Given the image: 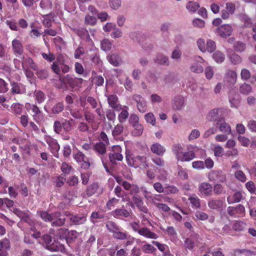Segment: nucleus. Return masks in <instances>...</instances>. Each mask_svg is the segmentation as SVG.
Segmentation results:
<instances>
[{
    "mask_svg": "<svg viewBox=\"0 0 256 256\" xmlns=\"http://www.w3.org/2000/svg\"><path fill=\"white\" fill-rule=\"evenodd\" d=\"M10 108L12 114L16 116H20L22 112L23 105L18 102L14 103L12 104Z\"/></svg>",
    "mask_w": 256,
    "mask_h": 256,
    "instance_id": "32",
    "label": "nucleus"
},
{
    "mask_svg": "<svg viewBox=\"0 0 256 256\" xmlns=\"http://www.w3.org/2000/svg\"><path fill=\"white\" fill-rule=\"evenodd\" d=\"M122 111L118 116L119 122L122 124L126 122L128 118L129 114L128 112V108L127 106H124L122 108Z\"/></svg>",
    "mask_w": 256,
    "mask_h": 256,
    "instance_id": "30",
    "label": "nucleus"
},
{
    "mask_svg": "<svg viewBox=\"0 0 256 256\" xmlns=\"http://www.w3.org/2000/svg\"><path fill=\"white\" fill-rule=\"evenodd\" d=\"M232 30V26L228 24H222L216 29L218 34L222 38H226L231 35Z\"/></svg>",
    "mask_w": 256,
    "mask_h": 256,
    "instance_id": "15",
    "label": "nucleus"
},
{
    "mask_svg": "<svg viewBox=\"0 0 256 256\" xmlns=\"http://www.w3.org/2000/svg\"><path fill=\"white\" fill-rule=\"evenodd\" d=\"M242 198V192L236 191L232 196H230L227 198V201L229 204L237 203L240 202Z\"/></svg>",
    "mask_w": 256,
    "mask_h": 256,
    "instance_id": "25",
    "label": "nucleus"
},
{
    "mask_svg": "<svg viewBox=\"0 0 256 256\" xmlns=\"http://www.w3.org/2000/svg\"><path fill=\"white\" fill-rule=\"evenodd\" d=\"M66 182V178L61 174L56 178L54 182L56 187L60 188Z\"/></svg>",
    "mask_w": 256,
    "mask_h": 256,
    "instance_id": "55",
    "label": "nucleus"
},
{
    "mask_svg": "<svg viewBox=\"0 0 256 256\" xmlns=\"http://www.w3.org/2000/svg\"><path fill=\"white\" fill-rule=\"evenodd\" d=\"M206 52L208 51L210 52H214L216 49V43L212 40H207Z\"/></svg>",
    "mask_w": 256,
    "mask_h": 256,
    "instance_id": "51",
    "label": "nucleus"
},
{
    "mask_svg": "<svg viewBox=\"0 0 256 256\" xmlns=\"http://www.w3.org/2000/svg\"><path fill=\"white\" fill-rule=\"evenodd\" d=\"M138 233L140 235L148 238L156 239L158 238V236L156 234L151 232L148 228H140L138 231Z\"/></svg>",
    "mask_w": 256,
    "mask_h": 256,
    "instance_id": "22",
    "label": "nucleus"
},
{
    "mask_svg": "<svg viewBox=\"0 0 256 256\" xmlns=\"http://www.w3.org/2000/svg\"><path fill=\"white\" fill-rule=\"evenodd\" d=\"M44 140L48 145V148L53 156L54 157L58 158L60 146L58 144L57 140L50 136H45Z\"/></svg>",
    "mask_w": 256,
    "mask_h": 256,
    "instance_id": "6",
    "label": "nucleus"
},
{
    "mask_svg": "<svg viewBox=\"0 0 256 256\" xmlns=\"http://www.w3.org/2000/svg\"><path fill=\"white\" fill-rule=\"evenodd\" d=\"M74 158L82 168L87 170L90 167V162L85 154L78 151L74 155Z\"/></svg>",
    "mask_w": 256,
    "mask_h": 256,
    "instance_id": "8",
    "label": "nucleus"
},
{
    "mask_svg": "<svg viewBox=\"0 0 256 256\" xmlns=\"http://www.w3.org/2000/svg\"><path fill=\"white\" fill-rule=\"evenodd\" d=\"M190 70L195 73H201L204 71L203 67L198 64L195 63L191 66Z\"/></svg>",
    "mask_w": 256,
    "mask_h": 256,
    "instance_id": "57",
    "label": "nucleus"
},
{
    "mask_svg": "<svg viewBox=\"0 0 256 256\" xmlns=\"http://www.w3.org/2000/svg\"><path fill=\"white\" fill-rule=\"evenodd\" d=\"M124 190L128 192V194L132 196V202H130V206L132 208L135 206L138 208L140 212L144 214L148 212V209L147 206L144 204L143 198L140 194V188L138 185H129L126 184Z\"/></svg>",
    "mask_w": 256,
    "mask_h": 256,
    "instance_id": "1",
    "label": "nucleus"
},
{
    "mask_svg": "<svg viewBox=\"0 0 256 256\" xmlns=\"http://www.w3.org/2000/svg\"><path fill=\"white\" fill-rule=\"evenodd\" d=\"M154 62L163 65H168L169 63L168 58L162 54L158 55L156 58L154 60Z\"/></svg>",
    "mask_w": 256,
    "mask_h": 256,
    "instance_id": "42",
    "label": "nucleus"
},
{
    "mask_svg": "<svg viewBox=\"0 0 256 256\" xmlns=\"http://www.w3.org/2000/svg\"><path fill=\"white\" fill-rule=\"evenodd\" d=\"M52 40L56 46L60 50L62 46H64L66 45L65 42L63 38L60 36H58L54 38Z\"/></svg>",
    "mask_w": 256,
    "mask_h": 256,
    "instance_id": "49",
    "label": "nucleus"
},
{
    "mask_svg": "<svg viewBox=\"0 0 256 256\" xmlns=\"http://www.w3.org/2000/svg\"><path fill=\"white\" fill-rule=\"evenodd\" d=\"M134 128L132 130V134L134 136H139L142 134L144 128L143 126L139 124H136L133 126Z\"/></svg>",
    "mask_w": 256,
    "mask_h": 256,
    "instance_id": "46",
    "label": "nucleus"
},
{
    "mask_svg": "<svg viewBox=\"0 0 256 256\" xmlns=\"http://www.w3.org/2000/svg\"><path fill=\"white\" fill-rule=\"evenodd\" d=\"M69 219L73 224L80 225L84 224L86 222V216L84 214H78L71 216Z\"/></svg>",
    "mask_w": 256,
    "mask_h": 256,
    "instance_id": "16",
    "label": "nucleus"
},
{
    "mask_svg": "<svg viewBox=\"0 0 256 256\" xmlns=\"http://www.w3.org/2000/svg\"><path fill=\"white\" fill-rule=\"evenodd\" d=\"M14 213L18 216L22 220L28 222L30 220L27 213L22 211V210L14 208L13 210Z\"/></svg>",
    "mask_w": 256,
    "mask_h": 256,
    "instance_id": "31",
    "label": "nucleus"
},
{
    "mask_svg": "<svg viewBox=\"0 0 256 256\" xmlns=\"http://www.w3.org/2000/svg\"><path fill=\"white\" fill-rule=\"evenodd\" d=\"M212 58L216 62L222 63L225 60V56L222 52L217 50L213 54Z\"/></svg>",
    "mask_w": 256,
    "mask_h": 256,
    "instance_id": "38",
    "label": "nucleus"
},
{
    "mask_svg": "<svg viewBox=\"0 0 256 256\" xmlns=\"http://www.w3.org/2000/svg\"><path fill=\"white\" fill-rule=\"evenodd\" d=\"M109 62L114 66H118L122 62V59L118 54H112L107 56Z\"/></svg>",
    "mask_w": 256,
    "mask_h": 256,
    "instance_id": "26",
    "label": "nucleus"
},
{
    "mask_svg": "<svg viewBox=\"0 0 256 256\" xmlns=\"http://www.w3.org/2000/svg\"><path fill=\"white\" fill-rule=\"evenodd\" d=\"M47 249L52 252L62 251L64 249V246L58 242L54 241L50 244L48 245Z\"/></svg>",
    "mask_w": 256,
    "mask_h": 256,
    "instance_id": "33",
    "label": "nucleus"
},
{
    "mask_svg": "<svg viewBox=\"0 0 256 256\" xmlns=\"http://www.w3.org/2000/svg\"><path fill=\"white\" fill-rule=\"evenodd\" d=\"M184 104V98L180 96H176L174 98V104L172 105L174 109L180 110Z\"/></svg>",
    "mask_w": 256,
    "mask_h": 256,
    "instance_id": "29",
    "label": "nucleus"
},
{
    "mask_svg": "<svg viewBox=\"0 0 256 256\" xmlns=\"http://www.w3.org/2000/svg\"><path fill=\"white\" fill-rule=\"evenodd\" d=\"M234 209L236 210V214H238V216H245V208L242 204H238L234 208Z\"/></svg>",
    "mask_w": 256,
    "mask_h": 256,
    "instance_id": "63",
    "label": "nucleus"
},
{
    "mask_svg": "<svg viewBox=\"0 0 256 256\" xmlns=\"http://www.w3.org/2000/svg\"><path fill=\"white\" fill-rule=\"evenodd\" d=\"M122 148L120 146H114L112 148V152L109 153L110 161L113 164H116L117 161H122L123 156L121 154Z\"/></svg>",
    "mask_w": 256,
    "mask_h": 256,
    "instance_id": "7",
    "label": "nucleus"
},
{
    "mask_svg": "<svg viewBox=\"0 0 256 256\" xmlns=\"http://www.w3.org/2000/svg\"><path fill=\"white\" fill-rule=\"evenodd\" d=\"M34 96L35 100L38 104L43 102L46 99V96L44 92L41 90H36L34 92Z\"/></svg>",
    "mask_w": 256,
    "mask_h": 256,
    "instance_id": "36",
    "label": "nucleus"
},
{
    "mask_svg": "<svg viewBox=\"0 0 256 256\" xmlns=\"http://www.w3.org/2000/svg\"><path fill=\"white\" fill-rule=\"evenodd\" d=\"M112 44L108 39H104L101 42V48L102 50L107 52L112 48Z\"/></svg>",
    "mask_w": 256,
    "mask_h": 256,
    "instance_id": "44",
    "label": "nucleus"
},
{
    "mask_svg": "<svg viewBox=\"0 0 256 256\" xmlns=\"http://www.w3.org/2000/svg\"><path fill=\"white\" fill-rule=\"evenodd\" d=\"M234 176L236 179L242 182H245L246 180V176L242 170H236L234 173Z\"/></svg>",
    "mask_w": 256,
    "mask_h": 256,
    "instance_id": "59",
    "label": "nucleus"
},
{
    "mask_svg": "<svg viewBox=\"0 0 256 256\" xmlns=\"http://www.w3.org/2000/svg\"><path fill=\"white\" fill-rule=\"evenodd\" d=\"M207 120L214 122L216 126L224 120V111L222 108H215L211 110L206 116Z\"/></svg>",
    "mask_w": 256,
    "mask_h": 256,
    "instance_id": "3",
    "label": "nucleus"
},
{
    "mask_svg": "<svg viewBox=\"0 0 256 256\" xmlns=\"http://www.w3.org/2000/svg\"><path fill=\"white\" fill-rule=\"evenodd\" d=\"M106 145L102 142H96L93 147L94 152L96 154L100 157L102 164L104 167H106V164L104 162V156L106 154Z\"/></svg>",
    "mask_w": 256,
    "mask_h": 256,
    "instance_id": "9",
    "label": "nucleus"
},
{
    "mask_svg": "<svg viewBox=\"0 0 256 256\" xmlns=\"http://www.w3.org/2000/svg\"><path fill=\"white\" fill-rule=\"evenodd\" d=\"M160 229L168 236L170 238H176L177 236V232L174 226H168L166 229Z\"/></svg>",
    "mask_w": 256,
    "mask_h": 256,
    "instance_id": "37",
    "label": "nucleus"
},
{
    "mask_svg": "<svg viewBox=\"0 0 256 256\" xmlns=\"http://www.w3.org/2000/svg\"><path fill=\"white\" fill-rule=\"evenodd\" d=\"M98 188V185L96 184H92L87 188V189L86 190V194L88 196H92L94 194L96 193L97 190Z\"/></svg>",
    "mask_w": 256,
    "mask_h": 256,
    "instance_id": "43",
    "label": "nucleus"
},
{
    "mask_svg": "<svg viewBox=\"0 0 256 256\" xmlns=\"http://www.w3.org/2000/svg\"><path fill=\"white\" fill-rule=\"evenodd\" d=\"M240 90L242 94H248L251 92L252 87L250 84L244 83L240 86Z\"/></svg>",
    "mask_w": 256,
    "mask_h": 256,
    "instance_id": "54",
    "label": "nucleus"
},
{
    "mask_svg": "<svg viewBox=\"0 0 256 256\" xmlns=\"http://www.w3.org/2000/svg\"><path fill=\"white\" fill-rule=\"evenodd\" d=\"M128 164L134 168L143 166L146 168L148 166L147 158L146 156H136L132 157L126 156Z\"/></svg>",
    "mask_w": 256,
    "mask_h": 256,
    "instance_id": "4",
    "label": "nucleus"
},
{
    "mask_svg": "<svg viewBox=\"0 0 256 256\" xmlns=\"http://www.w3.org/2000/svg\"><path fill=\"white\" fill-rule=\"evenodd\" d=\"M172 151L178 161L190 162L196 157V154L193 150L184 152V148L180 144H174Z\"/></svg>",
    "mask_w": 256,
    "mask_h": 256,
    "instance_id": "2",
    "label": "nucleus"
},
{
    "mask_svg": "<svg viewBox=\"0 0 256 256\" xmlns=\"http://www.w3.org/2000/svg\"><path fill=\"white\" fill-rule=\"evenodd\" d=\"M64 108L63 102H58L55 104L52 108L51 112L53 114H58L62 112Z\"/></svg>",
    "mask_w": 256,
    "mask_h": 256,
    "instance_id": "35",
    "label": "nucleus"
},
{
    "mask_svg": "<svg viewBox=\"0 0 256 256\" xmlns=\"http://www.w3.org/2000/svg\"><path fill=\"white\" fill-rule=\"evenodd\" d=\"M78 236V232L75 230H68L66 238V241L68 244H70L74 241Z\"/></svg>",
    "mask_w": 256,
    "mask_h": 256,
    "instance_id": "40",
    "label": "nucleus"
},
{
    "mask_svg": "<svg viewBox=\"0 0 256 256\" xmlns=\"http://www.w3.org/2000/svg\"><path fill=\"white\" fill-rule=\"evenodd\" d=\"M124 130V126L122 124H118L116 126L112 131V134L114 137L116 138L120 136Z\"/></svg>",
    "mask_w": 256,
    "mask_h": 256,
    "instance_id": "45",
    "label": "nucleus"
},
{
    "mask_svg": "<svg viewBox=\"0 0 256 256\" xmlns=\"http://www.w3.org/2000/svg\"><path fill=\"white\" fill-rule=\"evenodd\" d=\"M216 126L218 128L220 132L226 135L231 134V127L228 123L225 122V120L220 122L218 124H216Z\"/></svg>",
    "mask_w": 256,
    "mask_h": 256,
    "instance_id": "24",
    "label": "nucleus"
},
{
    "mask_svg": "<svg viewBox=\"0 0 256 256\" xmlns=\"http://www.w3.org/2000/svg\"><path fill=\"white\" fill-rule=\"evenodd\" d=\"M198 192L203 196H210L212 194V187L208 182H204L198 186Z\"/></svg>",
    "mask_w": 256,
    "mask_h": 256,
    "instance_id": "12",
    "label": "nucleus"
},
{
    "mask_svg": "<svg viewBox=\"0 0 256 256\" xmlns=\"http://www.w3.org/2000/svg\"><path fill=\"white\" fill-rule=\"evenodd\" d=\"M20 120V124L24 128H26L28 126L29 117L26 112L24 114H21Z\"/></svg>",
    "mask_w": 256,
    "mask_h": 256,
    "instance_id": "58",
    "label": "nucleus"
},
{
    "mask_svg": "<svg viewBox=\"0 0 256 256\" xmlns=\"http://www.w3.org/2000/svg\"><path fill=\"white\" fill-rule=\"evenodd\" d=\"M40 7L44 10L50 9L52 6L51 0H42L40 4Z\"/></svg>",
    "mask_w": 256,
    "mask_h": 256,
    "instance_id": "56",
    "label": "nucleus"
},
{
    "mask_svg": "<svg viewBox=\"0 0 256 256\" xmlns=\"http://www.w3.org/2000/svg\"><path fill=\"white\" fill-rule=\"evenodd\" d=\"M200 6V4L196 2H189L186 6V8L190 12H196Z\"/></svg>",
    "mask_w": 256,
    "mask_h": 256,
    "instance_id": "41",
    "label": "nucleus"
},
{
    "mask_svg": "<svg viewBox=\"0 0 256 256\" xmlns=\"http://www.w3.org/2000/svg\"><path fill=\"white\" fill-rule=\"evenodd\" d=\"M106 227L112 234L116 230H120V228L112 221H108L106 224Z\"/></svg>",
    "mask_w": 256,
    "mask_h": 256,
    "instance_id": "39",
    "label": "nucleus"
},
{
    "mask_svg": "<svg viewBox=\"0 0 256 256\" xmlns=\"http://www.w3.org/2000/svg\"><path fill=\"white\" fill-rule=\"evenodd\" d=\"M12 46L13 53L16 56H18L23 54L24 46L20 40L18 38L14 39L12 42Z\"/></svg>",
    "mask_w": 256,
    "mask_h": 256,
    "instance_id": "14",
    "label": "nucleus"
},
{
    "mask_svg": "<svg viewBox=\"0 0 256 256\" xmlns=\"http://www.w3.org/2000/svg\"><path fill=\"white\" fill-rule=\"evenodd\" d=\"M224 202L219 198H211L208 202V206L212 210H218L224 206Z\"/></svg>",
    "mask_w": 256,
    "mask_h": 256,
    "instance_id": "18",
    "label": "nucleus"
},
{
    "mask_svg": "<svg viewBox=\"0 0 256 256\" xmlns=\"http://www.w3.org/2000/svg\"><path fill=\"white\" fill-rule=\"evenodd\" d=\"M10 248V244L8 239L4 238L0 240V256H7L8 250Z\"/></svg>",
    "mask_w": 256,
    "mask_h": 256,
    "instance_id": "20",
    "label": "nucleus"
},
{
    "mask_svg": "<svg viewBox=\"0 0 256 256\" xmlns=\"http://www.w3.org/2000/svg\"><path fill=\"white\" fill-rule=\"evenodd\" d=\"M115 218H121L122 217L128 218L130 216V212L125 209L118 208L112 212Z\"/></svg>",
    "mask_w": 256,
    "mask_h": 256,
    "instance_id": "28",
    "label": "nucleus"
},
{
    "mask_svg": "<svg viewBox=\"0 0 256 256\" xmlns=\"http://www.w3.org/2000/svg\"><path fill=\"white\" fill-rule=\"evenodd\" d=\"M246 48V44L240 42H238L234 45V48L236 52H242Z\"/></svg>",
    "mask_w": 256,
    "mask_h": 256,
    "instance_id": "60",
    "label": "nucleus"
},
{
    "mask_svg": "<svg viewBox=\"0 0 256 256\" xmlns=\"http://www.w3.org/2000/svg\"><path fill=\"white\" fill-rule=\"evenodd\" d=\"M24 63L26 64L32 69L36 70H38L37 64L30 57L26 58L24 60Z\"/></svg>",
    "mask_w": 256,
    "mask_h": 256,
    "instance_id": "61",
    "label": "nucleus"
},
{
    "mask_svg": "<svg viewBox=\"0 0 256 256\" xmlns=\"http://www.w3.org/2000/svg\"><path fill=\"white\" fill-rule=\"evenodd\" d=\"M144 118L147 122L154 126L156 124V120L154 114L152 112H148L145 114Z\"/></svg>",
    "mask_w": 256,
    "mask_h": 256,
    "instance_id": "50",
    "label": "nucleus"
},
{
    "mask_svg": "<svg viewBox=\"0 0 256 256\" xmlns=\"http://www.w3.org/2000/svg\"><path fill=\"white\" fill-rule=\"evenodd\" d=\"M52 221L51 225L53 227H59L63 226L66 222V218L62 217V214L59 212L52 213Z\"/></svg>",
    "mask_w": 256,
    "mask_h": 256,
    "instance_id": "13",
    "label": "nucleus"
},
{
    "mask_svg": "<svg viewBox=\"0 0 256 256\" xmlns=\"http://www.w3.org/2000/svg\"><path fill=\"white\" fill-rule=\"evenodd\" d=\"M200 238L199 234H191L189 238L184 240V246L186 250H192L195 246V244L198 242Z\"/></svg>",
    "mask_w": 256,
    "mask_h": 256,
    "instance_id": "10",
    "label": "nucleus"
},
{
    "mask_svg": "<svg viewBox=\"0 0 256 256\" xmlns=\"http://www.w3.org/2000/svg\"><path fill=\"white\" fill-rule=\"evenodd\" d=\"M38 214L45 222H50L52 221V213L50 214L48 211L39 210L37 212Z\"/></svg>",
    "mask_w": 256,
    "mask_h": 256,
    "instance_id": "27",
    "label": "nucleus"
},
{
    "mask_svg": "<svg viewBox=\"0 0 256 256\" xmlns=\"http://www.w3.org/2000/svg\"><path fill=\"white\" fill-rule=\"evenodd\" d=\"M247 227L246 223L240 220H234L232 224V229L238 232H241L244 230Z\"/></svg>",
    "mask_w": 256,
    "mask_h": 256,
    "instance_id": "21",
    "label": "nucleus"
},
{
    "mask_svg": "<svg viewBox=\"0 0 256 256\" xmlns=\"http://www.w3.org/2000/svg\"><path fill=\"white\" fill-rule=\"evenodd\" d=\"M60 80L62 81V82H68L70 86L72 88L80 86L82 82V78H74L70 74H67L64 78L62 79L60 78Z\"/></svg>",
    "mask_w": 256,
    "mask_h": 256,
    "instance_id": "11",
    "label": "nucleus"
},
{
    "mask_svg": "<svg viewBox=\"0 0 256 256\" xmlns=\"http://www.w3.org/2000/svg\"><path fill=\"white\" fill-rule=\"evenodd\" d=\"M237 75L234 70H229L226 74L224 82L228 83L229 86H233L236 82Z\"/></svg>",
    "mask_w": 256,
    "mask_h": 256,
    "instance_id": "17",
    "label": "nucleus"
},
{
    "mask_svg": "<svg viewBox=\"0 0 256 256\" xmlns=\"http://www.w3.org/2000/svg\"><path fill=\"white\" fill-rule=\"evenodd\" d=\"M72 166L66 162H62L60 166V170L62 172L65 174H69L72 170Z\"/></svg>",
    "mask_w": 256,
    "mask_h": 256,
    "instance_id": "53",
    "label": "nucleus"
},
{
    "mask_svg": "<svg viewBox=\"0 0 256 256\" xmlns=\"http://www.w3.org/2000/svg\"><path fill=\"white\" fill-rule=\"evenodd\" d=\"M178 188L174 186H168L164 188V191L166 194H176L178 192Z\"/></svg>",
    "mask_w": 256,
    "mask_h": 256,
    "instance_id": "62",
    "label": "nucleus"
},
{
    "mask_svg": "<svg viewBox=\"0 0 256 256\" xmlns=\"http://www.w3.org/2000/svg\"><path fill=\"white\" fill-rule=\"evenodd\" d=\"M108 104L114 109L120 110L121 105L118 104V98L115 94H110L108 98Z\"/></svg>",
    "mask_w": 256,
    "mask_h": 256,
    "instance_id": "23",
    "label": "nucleus"
},
{
    "mask_svg": "<svg viewBox=\"0 0 256 256\" xmlns=\"http://www.w3.org/2000/svg\"><path fill=\"white\" fill-rule=\"evenodd\" d=\"M70 120L72 121L73 119L71 118L70 120H68L66 119L62 120V128L64 131L66 132H70L72 129V124L70 122Z\"/></svg>",
    "mask_w": 256,
    "mask_h": 256,
    "instance_id": "47",
    "label": "nucleus"
},
{
    "mask_svg": "<svg viewBox=\"0 0 256 256\" xmlns=\"http://www.w3.org/2000/svg\"><path fill=\"white\" fill-rule=\"evenodd\" d=\"M142 252L145 254H150L155 252L156 249L150 244L144 245L142 248Z\"/></svg>",
    "mask_w": 256,
    "mask_h": 256,
    "instance_id": "52",
    "label": "nucleus"
},
{
    "mask_svg": "<svg viewBox=\"0 0 256 256\" xmlns=\"http://www.w3.org/2000/svg\"><path fill=\"white\" fill-rule=\"evenodd\" d=\"M25 108L28 112L32 116L33 120L37 123H39L40 116L42 114V112L40 108L36 104H32L26 102L25 104Z\"/></svg>",
    "mask_w": 256,
    "mask_h": 256,
    "instance_id": "5",
    "label": "nucleus"
},
{
    "mask_svg": "<svg viewBox=\"0 0 256 256\" xmlns=\"http://www.w3.org/2000/svg\"><path fill=\"white\" fill-rule=\"evenodd\" d=\"M120 230H116L112 234L114 238L117 240H124L126 238V234L124 232L120 231Z\"/></svg>",
    "mask_w": 256,
    "mask_h": 256,
    "instance_id": "64",
    "label": "nucleus"
},
{
    "mask_svg": "<svg viewBox=\"0 0 256 256\" xmlns=\"http://www.w3.org/2000/svg\"><path fill=\"white\" fill-rule=\"evenodd\" d=\"M192 204V206L194 208H199L200 207V200L197 196L193 194L188 198Z\"/></svg>",
    "mask_w": 256,
    "mask_h": 256,
    "instance_id": "34",
    "label": "nucleus"
},
{
    "mask_svg": "<svg viewBox=\"0 0 256 256\" xmlns=\"http://www.w3.org/2000/svg\"><path fill=\"white\" fill-rule=\"evenodd\" d=\"M66 182L69 186H74L78 184L79 180L78 176H72L68 178L66 180Z\"/></svg>",
    "mask_w": 256,
    "mask_h": 256,
    "instance_id": "48",
    "label": "nucleus"
},
{
    "mask_svg": "<svg viewBox=\"0 0 256 256\" xmlns=\"http://www.w3.org/2000/svg\"><path fill=\"white\" fill-rule=\"evenodd\" d=\"M150 150L152 153L158 156H163L166 151L164 146L158 142L152 144L150 146Z\"/></svg>",
    "mask_w": 256,
    "mask_h": 256,
    "instance_id": "19",
    "label": "nucleus"
}]
</instances>
